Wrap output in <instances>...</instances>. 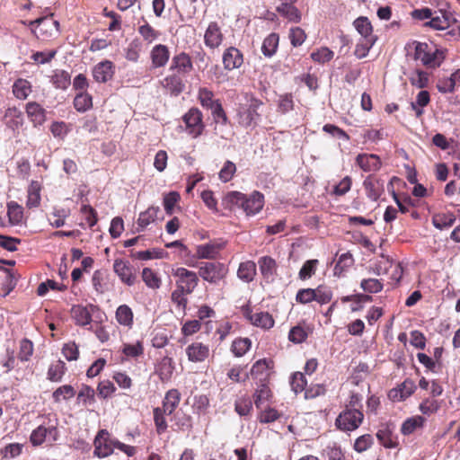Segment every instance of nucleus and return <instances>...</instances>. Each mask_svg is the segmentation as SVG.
<instances>
[{
	"mask_svg": "<svg viewBox=\"0 0 460 460\" xmlns=\"http://www.w3.org/2000/svg\"><path fill=\"white\" fill-rule=\"evenodd\" d=\"M251 344L248 338L237 339L233 342L231 350L236 357H242L249 350Z\"/></svg>",
	"mask_w": 460,
	"mask_h": 460,
	"instance_id": "nucleus-51",
	"label": "nucleus"
},
{
	"mask_svg": "<svg viewBox=\"0 0 460 460\" xmlns=\"http://www.w3.org/2000/svg\"><path fill=\"white\" fill-rule=\"evenodd\" d=\"M289 39L292 46L298 47L305 42L306 35L300 27H292L289 31Z\"/></svg>",
	"mask_w": 460,
	"mask_h": 460,
	"instance_id": "nucleus-62",
	"label": "nucleus"
},
{
	"mask_svg": "<svg viewBox=\"0 0 460 460\" xmlns=\"http://www.w3.org/2000/svg\"><path fill=\"white\" fill-rule=\"evenodd\" d=\"M4 120L8 128L15 130L23 124L22 112L16 107H10L4 112Z\"/></svg>",
	"mask_w": 460,
	"mask_h": 460,
	"instance_id": "nucleus-24",
	"label": "nucleus"
},
{
	"mask_svg": "<svg viewBox=\"0 0 460 460\" xmlns=\"http://www.w3.org/2000/svg\"><path fill=\"white\" fill-rule=\"evenodd\" d=\"M276 11L283 17H285L288 22H299L301 21V13L299 10L294 5V4H279L276 7Z\"/></svg>",
	"mask_w": 460,
	"mask_h": 460,
	"instance_id": "nucleus-26",
	"label": "nucleus"
},
{
	"mask_svg": "<svg viewBox=\"0 0 460 460\" xmlns=\"http://www.w3.org/2000/svg\"><path fill=\"white\" fill-rule=\"evenodd\" d=\"M361 288L368 293H378L383 289V284L376 279H366L360 283Z\"/></svg>",
	"mask_w": 460,
	"mask_h": 460,
	"instance_id": "nucleus-63",
	"label": "nucleus"
},
{
	"mask_svg": "<svg viewBox=\"0 0 460 460\" xmlns=\"http://www.w3.org/2000/svg\"><path fill=\"white\" fill-rule=\"evenodd\" d=\"M226 245L222 241H212L205 244L198 245L196 248V255L199 259L213 260L217 257L220 251Z\"/></svg>",
	"mask_w": 460,
	"mask_h": 460,
	"instance_id": "nucleus-13",
	"label": "nucleus"
},
{
	"mask_svg": "<svg viewBox=\"0 0 460 460\" xmlns=\"http://www.w3.org/2000/svg\"><path fill=\"white\" fill-rule=\"evenodd\" d=\"M199 100L201 105L208 110L219 102L214 99L213 92L205 87L199 90Z\"/></svg>",
	"mask_w": 460,
	"mask_h": 460,
	"instance_id": "nucleus-50",
	"label": "nucleus"
},
{
	"mask_svg": "<svg viewBox=\"0 0 460 460\" xmlns=\"http://www.w3.org/2000/svg\"><path fill=\"white\" fill-rule=\"evenodd\" d=\"M142 279L149 288L157 289L160 288L161 279L153 270L149 268L143 269Z\"/></svg>",
	"mask_w": 460,
	"mask_h": 460,
	"instance_id": "nucleus-48",
	"label": "nucleus"
},
{
	"mask_svg": "<svg viewBox=\"0 0 460 460\" xmlns=\"http://www.w3.org/2000/svg\"><path fill=\"white\" fill-rule=\"evenodd\" d=\"M409 49H414L413 58L420 60L424 66L429 67L439 66L444 59L443 53L438 49L433 50L427 43L413 41L408 44Z\"/></svg>",
	"mask_w": 460,
	"mask_h": 460,
	"instance_id": "nucleus-3",
	"label": "nucleus"
},
{
	"mask_svg": "<svg viewBox=\"0 0 460 460\" xmlns=\"http://www.w3.org/2000/svg\"><path fill=\"white\" fill-rule=\"evenodd\" d=\"M223 40V35L218 25L216 22L209 23L205 35L204 40L207 47L210 49L217 48Z\"/></svg>",
	"mask_w": 460,
	"mask_h": 460,
	"instance_id": "nucleus-20",
	"label": "nucleus"
},
{
	"mask_svg": "<svg viewBox=\"0 0 460 460\" xmlns=\"http://www.w3.org/2000/svg\"><path fill=\"white\" fill-rule=\"evenodd\" d=\"M141 51V43L138 40H132L126 49V58L132 62H137Z\"/></svg>",
	"mask_w": 460,
	"mask_h": 460,
	"instance_id": "nucleus-60",
	"label": "nucleus"
},
{
	"mask_svg": "<svg viewBox=\"0 0 460 460\" xmlns=\"http://www.w3.org/2000/svg\"><path fill=\"white\" fill-rule=\"evenodd\" d=\"M243 63V58L241 51L234 48L230 47L223 54V64L226 69L233 70L239 68Z\"/></svg>",
	"mask_w": 460,
	"mask_h": 460,
	"instance_id": "nucleus-16",
	"label": "nucleus"
},
{
	"mask_svg": "<svg viewBox=\"0 0 460 460\" xmlns=\"http://www.w3.org/2000/svg\"><path fill=\"white\" fill-rule=\"evenodd\" d=\"M31 91V84L23 78H18L13 84V93L19 100L27 99Z\"/></svg>",
	"mask_w": 460,
	"mask_h": 460,
	"instance_id": "nucleus-32",
	"label": "nucleus"
},
{
	"mask_svg": "<svg viewBox=\"0 0 460 460\" xmlns=\"http://www.w3.org/2000/svg\"><path fill=\"white\" fill-rule=\"evenodd\" d=\"M228 272L226 266L221 262H203L199 266V275L212 284H217L224 279Z\"/></svg>",
	"mask_w": 460,
	"mask_h": 460,
	"instance_id": "nucleus-7",
	"label": "nucleus"
},
{
	"mask_svg": "<svg viewBox=\"0 0 460 460\" xmlns=\"http://www.w3.org/2000/svg\"><path fill=\"white\" fill-rule=\"evenodd\" d=\"M174 371V364L172 358L164 357L155 366V374L158 375L163 383L171 380Z\"/></svg>",
	"mask_w": 460,
	"mask_h": 460,
	"instance_id": "nucleus-18",
	"label": "nucleus"
},
{
	"mask_svg": "<svg viewBox=\"0 0 460 460\" xmlns=\"http://www.w3.org/2000/svg\"><path fill=\"white\" fill-rule=\"evenodd\" d=\"M439 409V403L436 399L433 398H426L424 399L420 406L419 410L420 411L427 416H429L431 414H434L437 412Z\"/></svg>",
	"mask_w": 460,
	"mask_h": 460,
	"instance_id": "nucleus-54",
	"label": "nucleus"
},
{
	"mask_svg": "<svg viewBox=\"0 0 460 460\" xmlns=\"http://www.w3.org/2000/svg\"><path fill=\"white\" fill-rule=\"evenodd\" d=\"M244 317L256 327L269 330L274 326V319L268 312H255L253 313L249 305L243 307Z\"/></svg>",
	"mask_w": 460,
	"mask_h": 460,
	"instance_id": "nucleus-10",
	"label": "nucleus"
},
{
	"mask_svg": "<svg viewBox=\"0 0 460 460\" xmlns=\"http://www.w3.org/2000/svg\"><path fill=\"white\" fill-rule=\"evenodd\" d=\"M415 383L411 379L404 380L397 388L389 392V397L393 401L401 402L410 397L416 390Z\"/></svg>",
	"mask_w": 460,
	"mask_h": 460,
	"instance_id": "nucleus-15",
	"label": "nucleus"
},
{
	"mask_svg": "<svg viewBox=\"0 0 460 460\" xmlns=\"http://www.w3.org/2000/svg\"><path fill=\"white\" fill-rule=\"evenodd\" d=\"M279 35L277 33H270L268 35L261 45V52L267 58H271L277 51L279 46Z\"/></svg>",
	"mask_w": 460,
	"mask_h": 460,
	"instance_id": "nucleus-38",
	"label": "nucleus"
},
{
	"mask_svg": "<svg viewBox=\"0 0 460 460\" xmlns=\"http://www.w3.org/2000/svg\"><path fill=\"white\" fill-rule=\"evenodd\" d=\"M29 25L32 28L37 25L39 32L33 30L38 38L48 39L52 38L59 33V22L53 19V14L49 16L40 17L34 21H31Z\"/></svg>",
	"mask_w": 460,
	"mask_h": 460,
	"instance_id": "nucleus-8",
	"label": "nucleus"
},
{
	"mask_svg": "<svg viewBox=\"0 0 460 460\" xmlns=\"http://www.w3.org/2000/svg\"><path fill=\"white\" fill-rule=\"evenodd\" d=\"M113 270L120 281L127 286H133L137 281V275L134 268L128 261L122 259H116L113 263Z\"/></svg>",
	"mask_w": 460,
	"mask_h": 460,
	"instance_id": "nucleus-12",
	"label": "nucleus"
},
{
	"mask_svg": "<svg viewBox=\"0 0 460 460\" xmlns=\"http://www.w3.org/2000/svg\"><path fill=\"white\" fill-rule=\"evenodd\" d=\"M318 265V260H308L306 261L298 272V277L302 280L310 279L316 270Z\"/></svg>",
	"mask_w": 460,
	"mask_h": 460,
	"instance_id": "nucleus-52",
	"label": "nucleus"
},
{
	"mask_svg": "<svg viewBox=\"0 0 460 460\" xmlns=\"http://www.w3.org/2000/svg\"><path fill=\"white\" fill-rule=\"evenodd\" d=\"M363 186L366 190L367 196L374 201L377 200L383 192V186L380 181L370 176L365 179Z\"/></svg>",
	"mask_w": 460,
	"mask_h": 460,
	"instance_id": "nucleus-30",
	"label": "nucleus"
},
{
	"mask_svg": "<svg viewBox=\"0 0 460 460\" xmlns=\"http://www.w3.org/2000/svg\"><path fill=\"white\" fill-rule=\"evenodd\" d=\"M226 200L232 206L241 208L247 216L259 213L264 205V197L259 191H253L249 196L239 191H232L226 195Z\"/></svg>",
	"mask_w": 460,
	"mask_h": 460,
	"instance_id": "nucleus-1",
	"label": "nucleus"
},
{
	"mask_svg": "<svg viewBox=\"0 0 460 460\" xmlns=\"http://www.w3.org/2000/svg\"><path fill=\"white\" fill-rule=\"evenodd\" d=\"M41 185L39 181H31L27 190L26 206L29 208H38L40 204Z\"/></svg>",
	"mask_w": 460,
	"mask_h": 460,
	"instance_id": "nucleus-28",
	"label": "nucleus"
},
{
	"mask_svg": "<svg viewBox=\"0 0 460 460\" xmlns=\"http://www.w3.org/2000/svg\"><path fill=\"white\" fill-rule=\"evenodd\" d=\"M183 121L186 125V131L192 137H199L205 128L203 123L202 112L198 108H191L183 116Z\"/></svg>",
	"mask_w": 460,
	"mask_h": 460,
	"instance_id": "nucleus-9",
	"label": "nucleus"
},
{
	"mask_svg": "<svg viewBox=\"0 0 460 460\" xmlns=\"http://www.w3.org/2000/svg\"><path fill=\"white\" fill-rule=\"evenodd\" d=\"M26 113L35 126L41 125L46 120L45 110L35 102H30L26 104Z\"/></svg>",
	"mask_w": 460,
	"mask_h": 460,
	"instance_id": "nucleus-25",
	"label": "nucleus"
},
{
	"mask_svg": "<svg viewBox=\"0 0 460 460\" xmlns=\"http://www.w3.org/2000/svg\"><path fill=\"white\" fill-rule=\"evenodd\" d=\"M256 274V264L252 261L242 262L237 270V276L244 282L253 280Z\"/></svg>",
	"mask_w": 460,
	"mask_h": 460,
	"instance_id": "nucleus-34",
	"label": "nucleus"
},
{
	"mask_svg": "<svg viewBox=\"0 0 460 460\" xmlns=\"http://www.w3.org/2000/svg\"><path fill=\"white\" fill-rule=\"evenodd\" d=\"M165 415H167V413L163 408L156 407L154 409V421L158 434H163L167 429L168 425Z\"/></svg>",
	"mask_w": 460,
	"mask_h": 460,
	"instance_id": "nucleus-45",
	"label": "nucleus"
},
{
	"mask_svg": "<svg viewBox=\"0 0 460 460\" xmlns=\"http://www.w3.org/2000/svg\"><path fill=\"white\" fill-rule=\"evenodd\" d=\"M188 359L191 362H202L209 355L208 346L201 342H194L186 348Z\"/></svg>",
	"mask_w": 460,
	"mask_h": 460,
	"instance_id": "nucleus-17",
	"label": "nucleus"
},
{
	"mask_svg": "<svg viewBox=\"0 0 460 460\" xmlns=\"http://www.w3.org/2000/svg\"><path fill=\"white\" fill-rule=\"evenodd\" d=\"M58 438L57 424L49 420L34 429L30 436V442L34 447L41 446L44 443L52 445Z\"/></svg>",
	"mask_w": 460,
	"mask_h": 460,
	"instance_id": "nucleus-5",
	"label": "nucleus"
},
{
	"mask_svg": "<svg viewBox=\"0 0 460 460\" xmlns=\"http://www.w3.org/2000/svg\"><path fill=\"white\" fill-rule=\"evenodd\" d=\"M108 436V432L105 430H101L94 440V454L99 457H106L110 456L113 449L111 447V444H108L106 440V437Z\"/></svg>",
	"mask_w": 460,
	"mask_h": 460,
	"instance_id": "nucleus-23",
	"label": "nucleus"
},
{
	"mask_svg": "<svg viewBox=\"0 0 460 460\" xmlns=\"http://www.w3.org/2000/svg\"><path fill=\"white\" fill-rule=\"evenodd\" d=\"M452 17L449 13L442 10L436 11L431 19L424 23L434 30L444 31L441 34L447 40H456L460 37V27L452 23Z\"/></svg>",
	"mask_w": 460,
	"mask_h": 460,
	"instance_id": "nucleus-2",
	"label": "nucleus"
},
{
	"mask_svg": "<svg viewBox=\"0 0 460 460\" xmlns=\"http://www.w3.org/2000/svg\"><path fill=\"white\" fill-rule=\"evenodd\" d=\"M376 42V39L361 40L356 46L354 54L358 58H365Z\"/></svg>",
	"mask_w": 460,
	"mask_h": 460,
	"instance_id": "nucleus-56",
	"label": "nucleus"
},
{
	"mask_svg": "<svg viewBox=\"0 0 460 460\" xmlns=\"http://www.w3.org/2000/svg\"><path fill=\"white\" fill-rule=\"evenodd\" d=\"M152 65L154 67H162L166 65L169 60L170 53L165 45H155L150 53Z\"/></svg>",
	"mask_w": 460,
	"mask_h": 460,
	"instance_id": "nucleus-22",
	"label": "nucleus"
},
{
	"mask_svg": "<svg viewBox=\"0 0 460 460\" xmlns=\"http://www.w3.org/2000/svg\"><path fill=\"white\" fill-rule=\"evenodd\" d=\"M162 85L172 93L177 95L183 91L184 84L180 75L173 74L166 76L162 81Z\"/></svg>",
	"mask_w": 460,
	"mask_h": 460,
	"instance_id": "nucleus-31",
	"label": "nucleus"
},
{
	"mask_svg": "<svg viewBox=\"0 0 460 460\" xmlns=\"http://www.w3.org/2000/svg\"><path fill=\"white\" fill-rule=\"evenodd\" d=\"M68 215L69 211L66 208H54L49 221L52 226L58 228L65 225V219Z\"/></svg>",
	"mask_w": 460,
	"mask_h": 460,
	"instance_id": "nucleus-47",
	"label": "nucleus"
},
{
	"mask_svg": "<svg viewBox=\"0 0 460 460\" xmlns=\"http://www.w3.org/2000/svg\"><path fill=\"white\" fill-rule=\"evenodd\" d=\"M116 320L120 325L131 328L133 325V312L127 305H119L116 310Z\"/></svg>",
	"mask_w": 460,
	"mask_h": 460,
	"instance_id": "nucleus-36",
	"label": "nucleus"
},
{
	"mask_svg": "<svg viewBox=\"0 0 460 460\" xmlns=\"http://www.w3.org/2000/svg\"><path fill=\"white\" fill-rule=\"evenodd\" d=\"M159 211L160 209L158 207H150L146 211L141 212L137 219V230L142 231L148 225L154 222Z\"/></svg>",
	"mask_w": 460,
	"mask_h": 460,
	"instance_id": "nucleus-37",
	"label": "nucleus"
},
{
	"mask_svg": "<svg viewBox=\"0 0 460 460\" xmlns=\"http://www.w3.org/2000/svg\"><path fill=\"white\" fill-rule=\"evenodd\" d=\"M270 363V362L265 358L256 361L251 369V375L252 376H261L260 379H265L269 376Z\"/></svg>",
	"mask_w": 460,
	"mask_h": 460,
	"instance_id": "nucleus-49",
	"label": "nucleus"
},
{
	"mask_svg": "<svg viewBox=\"0 0 460 460\" xmlns=\"http://www.w3.org/2000/svg\"><path fill=\"white\" fill-rule=\"evenodd\" d=\"M114 75V65L110 60H103L94 66L93 76L96 82L106 83Z\"/></svg>",
	"mask_w": 460,
	"mask_h": 460,
	"instance_id": "nucleus-14",
	"label": "nucleus"
},
{
	"mask_svg": "<svg viewBox=\"0 0 460 460\" xmlns=\"http://www.w3.org/2000/svg\"><path fill=\"white\" fill-rule=\"evenodd\" d=\"M51 82L56 88L66 90L71 84L70 74L65 70H55Z\"/></svg>",
	"mask_w": 460,
	"mask_h": 460,
	"instance_id": "nucleus-41",
	"label": "nucleus"
},
{
	"mask_svg": "<svg viewBox=\"0 0 460 460\" xmlns=\"http://www.w3.org/2000/svg\"><path fill=\"white\" fill-rule=\"evenodd\" d=\"M353 24L363 40H376V37L373 34V28L368 18L364 16L358 17L354 21Z\"/></svg>",
	"mask_w": 460,
	"mask_h": 460,
	"instance_id": "nucleus-29",
	"label": "nucleus"
},
{
	"mask_svg": "<svg viewBox=\"0 0 460 460\" xmlns=\"http://www.w3.org/2000/svg\"><path fill=\"white\" fill-rule=\"evenodd\" d=\"M7 216L13 226H18L23 218V209L17 202L11 201L7 204Z\"/></svg>",
	"mask_w": 460,
	"mask_h": 460,
	"instance_id": "nucleus-39",
	"label": "nucleus"
},
{
	"mask_svg": "<svg viewBox=\"0 0 460 460\" xmlns=\"http://www.w3.org/2000/svg\"><path fill=\"white\" fill-rule=\"evenodd\" d=\"M138 33L143 37V39L147 43H152L159 36V32L156 31L153 27H151L147 22L139 26Z\"/></svg>",
	"mask_w": 460,
	"mask_h": 460,
	"instance_id": "nucleus-61",
	"label": "nucleus"
},
{
	"mask_svg": "<svg viewBox=\"0 0 460 460\" xmlns=\"http://www.w3.org/2000/svg\"><path fill=\"white\" fill-rule=\"evenodd\" d=\"M270 389L269 387L262 384L259 389L256 390L253 397H254V403L255 406L258 409H261L263 406V403L268 401L270 397Z\"/></svg>",
	"mask_w": 460,
	"mask_h": 460,
	"instance_id": "nucleus-58",
	"label": "nucleus"
},
{
	"mask_svg": "<svg viewBox=\"0 0 460 460\" xmlns=\"http://www.w3.org/2000/svg\"><path fill=\"white\" fill-rule=\"evenodd\" d=\"M262 105L261 101L253 97L249 99L247 103L241 104L236 113L238 124L244 128L257 125L261 117L259 110Z\"/></svg>",
	"mask_w": 460,
	"mask_h": 460,
	"instance_id": "nucleus-4",
	"label": "nucleus"
},
{
	"mask_svg": "<svg viewBox=\"0 0 460 460\" xmlns=\"http://www.w3.org/2000/svg\"><path fill=\"white\" fill-rule=\"evenodd\" d=\"M323 456L327 460H341L343 454L336 444L328 445L323 450Z\"/></svg>",
	"mask_w": 460,
	"mask_h": 460,
	"instance_id": "nucleus-64",
	"label": "nucleus"
},
{
	"mask_svg": "<svg viewBox=\"0 0 460 460\" xmlns=\"http://www.w3.org/2000/svg\"><path fill=\"white\" fill-rule=\"evenodd\" d=\"M174 276L178 278L176 281L177 288L190 294L198 285L199 279L195 272L185 268H178L174 271Z\"/></svg>",
	"mask_w": 460,
	"mask_h": 460,
	"instance_id": "nucleus-11",
	"label": "nucleus"
},
{
	"mask_svg": "<svg viewBox=\"0 0 460 460\" xmlns=\"http://www.w3.org/2000/svg\"><path fill=\"white\" fill-rule=\"evenodd\" d=\"M364 415L358 409L346 408L336 419L337 428L343 431H352L359 427Z\"/></svg>",
	"mask_w": 460,
	"mask_h": 460,
	"instance_id": "nucleus-6",
	"label": "nucleus"
},
{
	"mask_svg": "<svg viewBox=\"0 0 460 460\" xmlns=\"http://www.w3.org/2000/svg\"><path fill=\"white\" fill-rule=\"evenodd\" d=\"M334 56L333 51L326 47H323L311 53V58L317 63L324 64L329 62Z\"/></svg>",
	"mask_w": 460,
	"mask_h": 460,
	"instance_id": "nucleus-53",
	"label": "nucleus"
},
{
	"mask_svg": "<svg viewBox=\"0 0 460 460\" xmlns=\"http://www.w3.org/2000/svg\"><path fill=\"white\" fill-rule=\"evenodd\" d=\"M425 420V418L420 415L408 418L402 424L401 431L403 435H411L418 429L422 428Z\"/></svg>",
	"mask_w": 460,
	"mask_h": 460,
	"instance_id": "nucleus-35",
	"label": "nucleus"
},
{
	"mask_svg": "<svg viewBox=\"0 0 460 460\" xmlns=\"http://www.w3.org/2000/svg\"><path fill=\"white\" fill-rule=\"evenodd\" d=\"M66 370V365L63 361L58 360L51 364L48 369V379L52 382L61 381Z\"/></svg>",
	"mask_w": 460,
	"mask_h": 460,
	"instance_id": "nucleus-43",
	"label": "nucleus"
},
{
	"mask_svg": "<svg viewBox=\"0 0 460 460\" xmlns=\"http://www.w3.org/2000/svg\"><path fill=\"white\" fill-rule=\"evenodd\" d=\"M260 270L264 279H272L277 270V263L270 256H263L258 261Z\"/></svg>",
	"mask_w": 460,
	"mask_h": 460,
	"instance_id": "nucleus-33",
	"label": "nucleus"
},
{
	"mask_svg": "<svg viewBox=\"0 0 460 460\" xmlns=\"http://www.w3.org/2000/svg\"><path fill=\"white\" fill-rule=\"evenodd\" d=\"M93 105L92 97L85 92L77 93L74 99V106L77 111L84 112Z\"/></svg>",
	"mask_w": 460,
	"mask_h": 460,
	"instance_id": "nucleus-42",
	"label": "nucleus"
},
{
	"mask_svg": "<svg viewBox=\"0 0 460 460\" xmlns=\"http://www.w3.org/2000/svg\"><path fill=\"white\" fill-rule=\"evenodd\" d=\"M356 163L365 172H376L381 166L380 159L376 155L359 154Z\"/></svg>",
	"mask_w": 460,
	"mask_h": 460,
	"instance_id": "nucleus-19",
	"label": "nucleus"
},
{
	"mask_svg": "<svg viewBox=\"0 0 460 460\" xmlns=\"http://www.w3.org/2000/svg\"><path fill=\"white\" fill-rule=\"evenodd\" d=\"M73 318L78 325H87L92 321V316L87 308L83 305H74L71 309Z\"/></svg>",
	"mask_w": 460,
	"mask_h": 460,
	"instance_id": "nucleus-40",
	"label": "nucleus"
},
{
	"mask_svg": "<svg viewBox=\"0 0 460 460\" xmlns=\"http://www.w3.org/2000/svg\"><path fill=\"white\" fill-rule=\"evenodd\" d=\"M75 395V389L69 385H62L58 387L52 394L55 402H60L61 400H67Z\"/></svg>",
	"mask_w": 460,
	"mask_h": 460,
	"instance_id": "nucleus-57",
	"label": "nucleus"
},
{
	"mask_svg": "<svg viewBox=\"0 0 460 460\" xmlns=\"http://www.w3.org/2000/svg\"><path fill=\"white\" fill-rule=\"evenodd\" d=\"M191 69L192 62L187 54L181 53L172 58L170 70H176L181 75L188 74Z\"/></svg>",
	"mask_w": 460,
	"mask_h": 460,
	"instance_id": "nucleus-21",
	"label": "nucleus"
},
{
	"mask_svg": "<svg viewBox=\"0 0 460 460\" xmlns=\"http://www.w3.org/2000/svg\"><path fill=\"white\" fill-rule=\"evenodd\" d=\"M456 217L454 214H440L433 217L432 222L437 229L443 230L454 225Z\"/></svg>",
	"mask_w": 460,
	"mask_h": 460,
	"instance_id": "nucleus-44",
	"label": "nucleus"
},
{
	"mask_svg": "<svg viewBox=\"0 0 460 460\" xmlns=\"http://www.w3.org/2000/svg\"><path fill=\"white\" fill-rule=\"evenodd\" d=\"M376 438L385 447L394 448L397 445L392 432L388 429H379L376 433Z\"/></svg>",
	"mask_w": 460,
	"mask_h": 460,
	"instance_id": "nucleus-55",
	"label": "nucleus"
},
{
	"mask_svg": "<svg viewBox=\"0 0 460 460\" xmlns=\"http://www.w3.org/2000/svg\"><path fill=\"white\" fill-rule=\"evenodd\" d=\"M409 80L411 85L423 89L429 84V75L424 71L416 70L410 75Z\"/></svg>",
	"mask_w": 460,
	"mask_h": 460,
	"instance_id": "nucleus-46",
	"label": "nucleus"
},
{
	"mask_svg": "<svg viewBox=\"0 0 460 460\" xmlns=\"http://www.w3.org/2000/svg\"><path fill=\"white\" fill-rule=\"evenodd\" d=\"M314 301L321 305L329 303L332 297V290L329 288L323 286H319L314 288Z\"/></svg>",
	"mask_w": 460,
	"mask_h": 460,
	"instance_id": "nucleus-59",
	"label": "nucleus"
},
{
	"mask_svg": "<svg viewBox=\"0 0 460 460\" xmlns=\"http://www.w3.org/2000/svg\"><path fill=\"white\" fill-rule=\"evenodd\" d=\"M181 401V394L177 389H171L167 391L163 400V408L167 415L172 414L178 407Z\"/></svg>",
	"mask_w": 460,
	"mask_h": 460,
	"instance_id": "nucleus-27",
	"label": "nucleus"
}]
</instances>
